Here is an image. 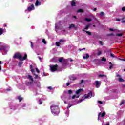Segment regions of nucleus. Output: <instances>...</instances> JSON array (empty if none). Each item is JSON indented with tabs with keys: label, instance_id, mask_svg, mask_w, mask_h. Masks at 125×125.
Listing matches in <instances>:
<instances>
[{
	"label": "nucleus",
	"instance_id": "obj_1",
	"mask_svg": "<svg viewBox=\"0 0 125 125\" xmlns=\"http://www.w3.org/2000/svg\"><path fill=\"white\" fill-rule=\"evenodd\" d=\"M51 112L54 116H57L59 114V107L57 105L53 104L50 106Z\"/></svg>",
	"mask_w": 125,
	"mask_h": 125
},
{
	"label": "nucleus",
	"instance_id": "obj_2",
	"mask_svg": "<svg viewBox=\"0 0 125 125\" xmlns=\"http://www.w3.org/2000/svg\"><path fill=\"white\" fill-rule=\"evenodd\" d=\"M27 54H24V56L22 58V55L18 53H16L13 56V58L17 59L19 58L20 61H24V60H26L27 59Z\"/></svg>",
	"mask_w": 125,
	"mask_h": 125
},
{
	"label": "nucleus",
	"instance_id": "obj_3",
	"mask_svg": "<svg viewBox=\"0 0 125 125\" xmlns=\"http://www.w3.org/2000/svg\"><path fill=\"white\" fill-rule=\"evenodd\" d=\"M58 68V65L57 64L50 66V69L51 72H55L56 71H57Z\"/></svg>",
	"mask_w": 125,
	"mask_h": 125
},
{
	"label": "nucleus",
	"instance_id": "obj_4",
	"mask_svg": "<svg viewBox=\"0 0 125 125\" xmlns=\"http://www.w3.org/2000/svg\"><path fill=\"white\" fill-rule=\"evenodd\" d=\"M93 96H94V95L92 94V92H90L88 93L87 95L85 94L84 95V98L85 99H86L87 98H89V97L90 98H91V97H93Z\"/></svg>",
	"mask_w": 125,
	"mask_h": 125
},
{
	"label": "nucleus",
	"instance_id": "obj_5",
	"mask_svg": "<svg viewBox=\"0 0 125 125\" xmlns=\"http://www.w3.org/2000/svg\"><path fill=\"white\" fill-rule=\"evenodd\" d=\"M35 9V6H34V4H31V5L27 8V10L28 11H31L32 10H34Z\"/></svg>",
	"mask_w": 125,
	"mask_h": 125
},
{
	"label": "nucleus",
	"instance_id": "obj_6",
	"mask_svg": "<svg viewBox=\"0 0 125 125\" xmlns=\"http://www.w3.org/2000/svg\"><path fill=\"white\" fill-rule=\"evenodd\" d=\"M95 83H96V87H97V88H98L99 86H100V83L98 81H96Z\"/></svg>",
	"mask_w": 125,
	"mask_h": 125
},
{
	"label": "nucleus",
	"instance_id": "obj_7",
	"mask_svg": "<svg viewBox=\"0 0 125 125\" xmlns=\"http://www.w3.org/2000/svg\"><path fill=\"white\" fill-rule=\"evenodd\" d=\"M82 91H83V89H79L76 91V94L78 95L80 94V92H82Z\"/></svg>",
	"mask_w": 125,
	"mask_h": 125
},
{
	"label": "nucleus",
	"instance_id": "obj_8",
	"mask_svg": "<svg viewBox=\"0 0 125 125\" xmlns=\"http://www.w3.org/2000/svg\"><path fill=\"white\" fill-rule=\"evenodd\" d=\"M69 29H72V28H74V29H76L77 26L75 25L74 24H71L68 27Z\"/></svg>",
	"mask_w": 125,
	"mask_h": 125
},
{
	"label": "nucleus",
	"instance_id": "obj_9",
	"mask_svg": "<svg viewBox=\"0 0 125 125\" xmlns=\"http://www.w3.org/2000/svg\"><path fill=\"white\" fill-rule=\"evenodd\" d=\"M77 13H83L84 12V11L83 9H79L77 11Z\"/></svg>",
	"mask_w": 125,
	"mask_h": 125
},
{
	"label": "nucleus",
	"instance_id": "obj_10",
	"mask_svg": "<svg viewBox=\"0 0 125 125\" xmlns=\"http://www.w3.org/2000/svg\"><path fill=\"white\" fill-rule=\"evenodd\" d=\"M32 83H33V82H27L25 84L27 86H31V85H32Z\"/></svg>",
	"mask_w": 125,
	"mask_h": 125
},
{
	"label": "nucleus",
	"instance_id": "obj_11",
	"mask_svg": "<svg viewBox=\"0 0 125 125\" xmlns=\"http://www.w3.org/2000/svg\"><path fill=\"white\" fill-rule=\"evenodd\" d=\"M82 31L83 32H85V33H86V34H87V35H88L89 36H91V32L86 30H84V29H83Z\"/></svg>",
	"mask_w": 125,
	"mask_h": 125
},
{
	"label": "nucleus",
	"instance_id": "obj_12",
	"mask_svg": "<svg viewBox=\"0 0 125 125\" xmlns=\"http://www.w3.org/2000/svg\"><path fill=\"white\" fill-rule=\"evenodd\" d=\"M63 60H64V58L61 57L59 58L58 61L60 62V63H62V62L63 61Z\"/></svg>",
	"mask_w": 125,
	"mask_h": 125
},
{
	"label": "nucleus",
	"instance_id": "obj_13",
	"mask_svg": "<svg viewBox=\"0 0 125 125\" xmlns=\"http://www.w3.org/2000/svg\"><path fill=\"white\" fill-rule=\"evenodd\" d=\"M28 79H29V80L30 81H31L32 82H34V79L33 78V76H31V75H29L28 76Z\"/></svg>",
	"mask_w": 125,
	"mask_h": 125
},
{
	"label": "nucleus",
	"instance_id": "obj_14",
	"mask_svg": "<svg viewBox=\"0 0 125 125\" xmlns=\"http://www.w3.org/2000/svg\"><path fill=\"white\" fill-rule=\"evenodd\" d=\"M90 27V24H87L86 25V26L83 29V30H84V31H85V30H88Z\"/></svg>",
	"mask_w": 125,
	"mask_h": 125
},
{
	"label": "nucleus",
	"instance_id": "obj_15",
	"mask_svg": "<svg viewBox=\"0 0 125 125\" xmlns=\"http://www.w3.org/2000/svg\"><path fill=\"white\" fill-rule=\"evenodd\" d=\"M3 32H4L3 28H0V36H1L3 34Z\"/></svg>",
	"mask_w": 125,
	"mask_h": 125
},
{
	"label": "nucleus",
	"instance_id": "obj_16",
	"mask_svg": "<svg viewBox=\"0 0 125 125\" xmlns=\"http://www.w3.org/2000/svg\"><path fill=\"white\" fill-rule=\"evenodd\" d=\"M83 59H88L89 58V55L88 54H86V56H83Z\"/></svg>",
	"mask_w": 125,
	"mask_h": 125
},
{
	"label": "nucleus",
	"instance_id": "obj_17",
	"mask_svg": "<svg viewBox=\"0 0 125 125\" xmlns=\"http://www.w3.org/2000/svg\"><path fill=\"white\" fill-rule=\"evenodd\" d=\"M70 80H71V81H76V80H77V77L71 76L70 77Z\"/></svg>",
	"mask_w": 125,
	"mask_h": 125
},
{
	"label": "nucleus",
	"instance_id": "obj_18",
	"mask_svg": "<svg viewBox=\"0 0 125 125\" xmlns=\"http://www.w3.org/2000/svg\"><path fill=\"white\" fill-rule=\"evenodd\" d=\"M18 99L19 100L20 102H21V101L23 100V98H22L21 96H19L18 97Z\"/></svg>",
	"mask_w": 125,
	"mask_h": 125
},
{
	"label": "nucleus",
	"instance_id": "obj_19",
	"mask_svg": "<svg viewBox=\"0 0 125 125\" xmlns=\"http://www.w3.org/2000/svg\"><path fill=\"white\" fill-rule=\"evenodd\" d=\"M71 6H76V3L75 2V0H72L71 1Z\"/></svg>",
	"mask_w": 125,
	"mask_h": 125
},
{
	"label": "nucleus",
	"instance_id": "obj_20",
	"mask_svg": "<svg viewBox=\"0 0 125 125\" xmlns=\"http://www.w3.org/2000/svg\"><path fill=\"white\" fill-rule=\"evenodd\" d=\"M41 5V2H40L39 1V0H37L36 3H35V5H36V6H38V5Z\"/></svg>",
	"mask_w": 125,
	"mask_h": 125
},
{
	"label": "nucleus",
	"instance_id": "obj_21",
	"mask_svg": "<svg viewBox=\"0 0 125 125\" xmlns=\"http://www.w3.org/2000/svg\"><path fill=\"white\" fill-rule=\"evenodd\" d=\"M105 115H106V112H103L102 113L101 117L102 118H104V117H105Z\"/></svg>",
	"mask_w": 125,
	"mask_h": 125
},
{
	"label": "nucleus",
	"instance_id": "obj_22",
	"mask_svg": "<svg viewBox=\"0 0 125 125\" xmlns=\"http://www.w3.org/2000/svg\"><path fill=\"white\" fill-rule=\"evenodd\" d=\"M85 21H86L87 22H91V19H89V18H85Z\"/></svg>",
	"mask_w": 125,
	"mask_h": 125
},
{
	"label": "nucleus",
	"instance_id": "obj_23",
	"mask_svg": "<svg viewBox=\"0 0 125 125\" xmlns=\"http://www.w3.org/2000/svg\"><path fill=\"white\" fill-rule=\"evenodd\" d=\"M98 77L99 78H103V77H107V76L104 74H99Z\"/></svg>",
	"mask_w": 125,
	"mask_h": 125
},
{
	"label": "nucleus",
	"instance_id": "obj_24",
	"mask_svg": "<svg viewBox=\"0 0 125 125\" xmlns=\"http://www.w3.org/2000/svg\"><path fill=\"white\" fill-rule=\"evenodd\" d=\"M119 82H125V80L123 79L122 78H120L118 79Z\"/></svg>",
	"mask_w": 125,
	"mask_h": 125
},
{
	"label": "nucleus",
	"instance_id": "obj_25",
	"mask_svg": "<svg viewBox=\"0 0 125 125\" xmlns=\"http://www.w3.org/2000/svg\"><path fill=\"white\" fill-rule=\"evenodd\" d=\"M79 96H76V95H74L72 97V99H75V98H76H76H79Z\"/></svg>",
	"mask_w": 125,
	"mask_h": 125
},
{
	"label": "nucleus",
	"instance_id": "obj_26",
	"mask_svg": "<svg viewBox=\"0 0 125 125\" xmlns=\"http://www.w3.org/2000/svg\"><path fill=\"white\" fill-rule=\"evenodd\" d=\"M56 46H60V42H56Z\"/></svg>",
	"mask_w": 125,
	"mask_h": 125
},
{
	"label": "nucleus",
	"instance_id": "obj_27",
	"mask_svg": "<svg viewBox=\"0 0 125 125\" xmlns=\"http://www.w3.org/2000/svg\"><path fill=\"white\" fill-rule=\"evenodd\" d=\"M117 37H122L123 33H118L116 34Z\"/></svg>",
	"mask_w": 125,
	"mask_h": 125
},
{
	"label": "nucleus",
	"instance_id": "obj_28",
	"mask_svg": "<svg viewBox=\"0 0 125 125\" xmlns=\"http://www.w3.org/2000/svg\"><path fill=\"white\" fill-rule=\"evenodd\" d=\"M101 53H102V52L100 51L99 50H98V53H97V55H101Z\"/></svg>",
	"mask_w": 125,
	"mask_h": 125
},
{
	"label": "nucleus",
	"instance_id": "obj_29",
	"mask_svg": "<svg viewBox=\"0 0 125 125\" xmlns=\"http://www.w3.org/2000/svg\"><path fill=\"white\" fill-rule=\"evenodd\" d=\"M42 42L43 43H44V44H46V41H45V39H42Z\"/></svg>",
	"mask_w": 125,
	"mask_h": 125
},
{
	"label": "nucleus",
	"instance_id": "obj_30",
	"mask_svg": "<svg viewBox=\"0 0 125 125\" xmlns=\"http://www.w3.org/2000/svg\"><path fill=\"white\" fill-rule=\"evenodd\" d=\"M67 61H65V60H64V61H63V65H65V66H66V65H67Z\"/></svg>",
	"mask_w": 125,
	"mask_h": 125
},
{
	"label": "nucleus",
	"instance_id": "obj_31",
	"mask_svg": "<svg viewBox=\"0 0 125 125\" xmlns=\"http://www.w3.org/2000/svg\"><path fill=\"white\" fill-rule=\"evenodd\" d=\"M68 94H72V93H73V91H72V90H69L68 91Z\"/></svg>",
	"mask_w": 125,
	"mask_h": 125
},
{
	"label": "nucleus",
	"instance_id": "obj_32",
	"mask_svg": "<svg viewBox=\"0 0 125 125\" xmlns=\"http://www.w3.org/2000/svg\"><path fill=\"white\" fill-rule=\"evenodd\" d=\"M39 102L40 105H42V99H39Z\"/></svg>",
	"mask_w": 125,
	"mask_h": 125
},
{
	"label": "nucleus",
	"instance_id": "obj_33",
	"mask_svg": "<svg viewBox=\"0 0 125 125\" xmlns=\"http://www.w3.org/2000/svg\"><path fill=\"white\" fill-rule=\"evenodd\" d=\"M22 65H23V62H20L19 63V66L20 67H21V66H22Z\"/></svg>",
	"mask_w": 125,
	"mask_h": 125
},
{
	"label": "nucleus",
	"instance_id": "obj_34",
	"mask_svg": "<svg viewBox=\"0 0 125 125\" xmlns=\"http://www.w3.org/2000/svg\"><path fill=\"white\" fill-rule=\"evenodd\" d=\"M30 43H31V47L32 48H34V44H33V42H30Z\"/></svg>",
	"mask_w": 125,
	"mask_h": 125
},
{
	"label": "nucleus",
	"instance_id": "obj_35",
	"mask_svg": "<svg viewBox=\"0 0 125 125\" xmlns=\"http://www.w3.org/2000/svg\"><path fill=\"white\" fill-rule=\"evenodd\" d=\"M31 71L33 75H36V74H35V70L34 69H31Z\"/></svg>",
	"mask_w": 125,
	"mask_h": 125
},
{
	"label": "nucleus",
	"instance_id": "obj_36",
	"mask_svg": "<svg viewBox=\"0 0 125 125\" xmlns=\"http://www.w3.org/2000/svg\"><path fill=\"white\" fill-rule=\"evenodd\" d=\"M102 61H104V62L105 61H107V60L105 58V57H103L102 59Z\"/></svg>",
	"mask_w": 125,
	"mask_h": 125
},
{
	"label": "nucleus",
	"instance_id": "obj_37",
	"mask_svg": "<svg viewBox=\"0 0 125 125\" xmlns=\"http://www.w3.org/2000/svg\"><path fill=\"white\" fill-rule=\"evenodd\" d=\"M110 56L113 58H115V57H116V56H115V55H114L113 53L110 54Z\"/></svg>",
	"mask_w": 125,
	"mask_h": 125
},
{
	"label": "nucleus",
	"instance_id": "obj_38",
	"mask_svg": "<svg viewBox=\"0 0 125 125\" xmlns=\"http://www.w3.org/2000/svg\"><path fill=\"white\" fill-rule=\"evenodd\" d=\"M114 66H115V64H111V65L109 66V69H112V68H113V67H114Z\"/></svg>",
	"mask_w": 125,
	"mask_h": 125
},
{
	"label": "nucleus",
	"instance_id": "obj_39",
	"mask_svg": "<svg viewBox=\"0 0 125 125\" xmlns=\"http://www.w3.org/2000/svg\"><path fill=\"white\" fill-rule=\"evenodd\" d=\"M100 15L101 16H103V15H104V12H101L100 13Z\"/></svg>",
	"mask_w": 125,
	"mask_h": 125
},
{
	"label": "nucleus",
	"instance_id": "obj_40",
	"mask_svg": "<svg viewBox=\"0 0 125 125\" xmlns=\"http://www.w3.org/2000/svg\"><path fill=\"white\" fill-rule=\"evenodd\" d=\"M107 36H115V34H114V33H110V34H107Z\"/></svg>",
	"mask_w": 125,
	"mask_h": 125
},
{
	"label": "nucleus",
	"instance_id": "obj_41",
	"mask_svg": "<svg viewBox=\"0 0 125 125\" xmlns=\"http://www.w3.org/2000/svg\"><path fill=\"white\" fill-rule=\"evenodd\" d=\"M3 49H4V47L1 46L0 47V51L3 50Z\"/></svg>",
	"mask_w": 125,
	"mask_h": 125
},
{
	"label": "nucleus",
	"instance_id": "obj_42",
	"mask_svg": "<svg viewBox=\"0 0 125 125\" xmlns=\"http://www.w3.org/2000/svg\"><path fill=\"white\" fill-rule=\"evenodd\" d=\"M123 104H125V101H122L121 103L120 104V106H122Z\"/></svg>",
	"mask_w": 125,
	"mask_h": 125
},
{
	"label": "nucleus",
	"instance_id": "obj_43",
	"mask_svg": "<svg viewBox=\"0 0 125 125\" xmlns=\"http://www.w3.org/2000/svg\"><path fill=\"white\" fill-rule=\"evenodd\" d=\"M100 44H101V45H103V42H102V41H99V42Z\"/></svg>",
	"mask_w": 125,
	"mask_h": 125
},
{
	"label": "nucleus",
	"instance_id": "obj_44",
	"mask_svg": "<svg viewBox=\"0 0 125 125\" xmlns=\"http://www.w3.org/2000/svg\"><path fill=\"white\" fill-rule=\"evenodd\" d=\"M101 115V112H100L98 114V120H99V117H100V116Z\"/></svg>",
	"mask_w": 125,
	"mask_h": 125
},
{
	"label": "nucleus",
	"instance_id": "obj_45",
	"mask_svg": "<svg viewBox=\"0 0 125 125\" xmlns=\"http://www.w3.org/2000/svg\"><path fill=\"white\" fill-rule=\"evenodd\" d=\"M85 48H83V49H79V51H83V50H85Z\"/></svg>",
	"mask_w": 125,
	"mask_h": 125
},
{
	"label": "nucleus",
	"instance_id": "obj_46",
	"mask_svg": "<svg viewBox=\"0 0 125 125\" xmlns=\"http://www.w3.org/2000/svg\"><path fill=\"white\" fill-rule=\"evenodd\" d=\"M84 81L83 80H82L81 82L79 83V84H82V83H83Z\"/></svg>",
	"mask_w": 125,
	"mask_h": 125
},
{
	"label": "nucleus",
	"instance_id": "obj_47",
	"mask_svg": "<svg viewBox=\"0 0 125 125\" xmlns=\"http://www.w3.org/2000/svg\"><path fill=\"white\" fill-rule=\"evenodd\" d=\"M34 76H35V77H34V79H38V78L39 77V76H38V75H34Z\"/></svg>",
	"mask_w": 125,
	"mask_h": 125
},
{
	"label": "nucleus",
	"instance_id": "obj_48",
	"mask_svg": "<svg viewBox=\"0 0 125 125\" xmlns=\"http://www.w3.org/2000/svg\"><path fill=\"white\" fill-rule=\"evenodd\" d=\"M59 42H64V40H63L62 39H60L59 40Z\"/></svg>",
	"mask_w": 125,
	"mask_h": 125
},
{
	"label": "nucleus",
	"instance_id": "obj_49",
	"mask_svg": "<svg viewBox=\"0 0 125 125\" xmlns=\"http://www.w3.org/2000/svg\"><path fill=\"white\" fill-rule=\"evenodd\" d=\"M1 61H0V71H1Z\"/></svg>",
	"mask_w": 125,
	"mask_h": 125
},
{
	"label": "nucleus",
	"instance_id": "obj_50",
	"mask_svg": "<svg viewBox=\"0 0 125 125\" xmlns=\"http://www.w3.org/2000/svg\"><path fill=\"white\" fill-rule=\"evenodd\" d=\"M36 71L37 72L40 73V70H39V69H38V68H36Z\"/></svg>",
	"mask_w": 125,
	"mask_h": 125
},
{
	"label": "nucleus",
	"instance_id": "obj_51",
	"mask_svg": "<svg viewBox=\"0 0 125 125\" xmlns=\"http://www.w3.org/2000/svg\"><path fill=\"white\" fill-rule=\"evenodd\" d=\"M98 103H99L100 104H103V102L101 101H98Z\"/></svg>",
	"mask_w": 125,
	"mask_h": 125
},
{
	"label": "nucleus",
	"instance_id": "obj_52",
	"mask_svg": "<svg viewBox=\"0 0 125 125\" xmlns=\"http://www.w3.org/2000/svg\"><path fill=\"white\" fill-rule=\"evenodd\" d=\"M122 11H125V7H122Z\"/></svg>",
	"mask_w": 125,
	"mask_h": 125
},
{
	"label": "nucleus",
	"instance_id": "obj_53",
	"mask_svg": "<svg viewBox=\"0 0 125 125\" xmlns=\"http://www.w3.org/2000/svg\"><path fill=\"white\" fill-rule=\"evenodd\" d=\"M70 83H67L66 84V86H69V85H70Z\"/></svg>",
	"mask_w": 125,
	"mask_h": 125
},
{
	"label": "nucleus",
	"instance_id": "obj_54",
	"mask_svg": "<svg viewBox=\"0 0 125 125\" xmlns=\"http://www.w3.org/2000/svg\"><path fill=\"white\" fill-rule=\"evenodd\" d=\"M48 89L51 90L52 89V87H51V86H49V87H48Z\"/></svg>",
	"mask_w": 125,
	"mask_h": 125
},
{
	"label": "nucleus",
	"instance_id": "obj_55",
	"mask_svg": "<svg viewBox=\"0 0 125 125\" xmlns=\"http://www.w3.org/2000/svg\"><path fill=\"white\" fill-rule=\"evenodd\" d=\"M68 106L70 107V108H71V107H72V106H73V105L70 104H68Z\"/></svg>",
	"mask_w": 125,
	"mask_h": 125
},
{
	"label": "nucleus",
	"instance_id": "obj_56",
	"mask_svg": "<svg viewBox=\"0 0 125 125\" xmlns=\"http://www.w3.org/2000/svg\"><path fill=\"white\" fill-rule=\"evenodd\" d=\"M116 21H117L118 22H120V21H121V20L120 19H117Z\"/></svg>",
	"mask_w": 125,
	"mask_h": 125
},
{
	"label": "nucleus",
	"instance_id": "obj_57",
	"mask_svg": "<svg viewBox=\"0 0 125 125\" xmlns=\"http://www.w3.org/2000/svg\"><path fill=\"white\" fill-rule=\"evenodd\" d=\"M30 69L31 70L33 69V65H31L30 66Z\"/></svg>",
	"mask_w": 125,
	"mask_h": 125
},
{
	"label": "nucleus",
	"instance_id": "obj_58",
	"mask_svg": "<svg viewBox=\"0 0 125 125\" xmlns=\"http://www.w3.org/2000/svg\"><path fill=\"white\" fill-rule=\"evenodd\" d=\"M37 87H41V85L40 84H37Z\"/></svg>",
	"mask_w": 125,
	"mask_h": 125
},
{
	"label": "nucleus",
	"instance_id": "obj_59",
	"mask_svg": "<svg viewBox=\"0 0 125 125\" xmlns=\"http://www.w3.org/2000/svg\"><path fill=\"white\" fill-rule=\"evenodd\" d=\"M109 31H114V29H113V28H110V29H109Z\"/></svg>",
	"mask_w": 125,
	"mask_h": 125
},
{
	"label": "nucleus",
	"instance_id": "obj_60",
	"mask_svg": "<svg viewBox=\"0 0 125 125\" xmlns=\"http://www.w3.org/2000/svg\"><path fill=\"white\" fill-rule=\"evenodd\" d=\"M93 10H94V11H96V10H97V8H95L93 9Z\"/></svg>",
	"mask_w": 125,
	"mask_h": 125
},
{
	"label": "nucleus",
	"instance_id": "obj_61",
	"mask_svg": "<svg viewBox=\"0 0 125 125\" xmlns=\"http://www.w3.org/2000/svg\"><path fill=\"white\" fill-rule=\"evenodd\" d=\"M73 17L74 18H75V19H77V16H75V15L73 16Z\"/></svg>",
	"mask_w": 125,
	"mask_h": 125
},
{
	"label": "nucleus",
	"instance_id": "obj_62",
	"mask_svg": "<svg viewBox=\"0 0 125 125\" xmlns=\"http://www.w3.org/2000/svg\"><path fill=\"white\" fill-rule=\"evenodd\" d=\"M10 89H6L7 91H10Z\"/></svg>",
	"mask_w": 125,
	"mask_h": 125
},
{
	"label": "nucleus",
	"instance_id": "obj_63",
	"mask_svg": "<svg viewBox=\"0 0 125 125\" xmlns=\"http://www.w3.org/2000/svg\"><path fill=\"white\" fill-rule=\"evenodd\" d=\"M122 61H125V59H122Z\"/></svg>",
	"mask_w": 125,
	"mask_h": 125
},
{
	"label": "nucleus",
	"instance_id": "obj_64",
	"mask_svg": "<svg viewBox=\"0 0 125 125\" xmlns=\"http://www.w3.org/2000/svg\"><path fill=\"white\" fill-rule=\"evenodd\" d=\"M69 108H70V106H68H68L67 107V109H69Z\"/></svg>",
	"mask_w": 125,
	"mask_h": 125
}]
</instances>
